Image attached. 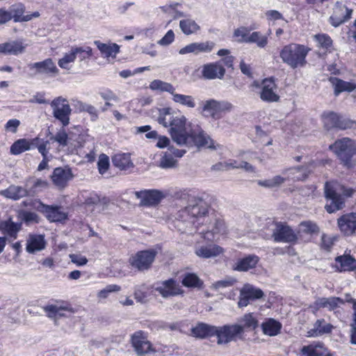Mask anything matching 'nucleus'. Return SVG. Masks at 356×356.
<instances>
[{
    "label": "nucleus",
    "mask_w": 356,
    "mask_h": 356,
    "mask_svg": "<svg viewBox=\"0 0 356 356\" xmlns=\"http://www.w3.org/2000/svg\"><path fill=\"white\" fill-rule=\"evenodd\" d=\"M26 7L24 3L17 2L12 4L8 11V14L10 17V20H13L15 22H24L31 20L33 18L38 17L40 13L38 11L33 12L31 14L24 15Z\"/></svg>",
    "instance_id": "a878e982"
},
{
    "label": "nucleus",
    "mask_w": 356,
    "mask_h": 356,
    "mask_svg": "<svg viewBox=\"0 0 356 356\" xmlns=\"http://www.w3.org/2000/svg\"><path fill=\"white\" fill-rule=\"evenodd\" d=\"M179 27L181 31L186 35L196 34L200 26L192 19L186 18L179 21Z\"/></svg>",
    "instance_id": "79ce46f5"
},
{
    "label": "nucleus",
    "mask_w": 356,
    "mask_h": 356,
    "mask_svg": "<svg viewBox=\"0 0 356 356\" xmlns=\"http://www.w3.org/2000/svg\"><path fill=\"white\" fill-rule=\"evenodd\" d=\"M225 229L223 220H216L212 227L202 229L200 234L204 241H199L195 247V254L202 259L217 257L225 252V249L213 242L215 235Z\"/></svg>",
    "instance_id": "f257e3e1"
},
{
    "label": "nucleus",
    "mask_w": 356,
    "mask_h": 356,
    "mask_svg": "<svg viewBox=\"0 0 356 356\" xmlns=\"http://www.w3.org/2000/svg\"><path fill=\"white\" fill-rule=\"evenodd\" d=\"M136 195L141 199L140 204L147 207L156 206L165 197L164 194L156 189L141 191L137 192Z\"/></svg>",
    "instance_id": "cd10ccee"
},
{
    "label": "nucleus",
    "mask_w": 356,
    "mask_h": 356,
    "mask_svg": "<svg viewBox=\"0 0 356 356\" xmlns=\"http://www.w3.org/2000/svg\"><path fill=\"white\" fill-rule=\"evenodd\" d=\"M0 195L6 198L18 200L29 195V191L19 186L10 185L7 188L0 191Z\"/></svg>",
    "instance_id": "ea45409f"
},
{
    "label": "nucleus",
    "mask_w": 356,
    "mask_h": 356,
    "mask_svg": "<svg viewBox=\"0 0 356 356\" xmlns=\"http://www.w3.org/2000/svg\"><path fill=\"white\" fill-rule=\"evenodd\" d=\"M95 44L101 54L106 58L115 56L120 51V47L115 43L107 44L96 41Z\"/></svg>",
    "instance_id": "a18cd8bd"
},
{
    "label": "nucleus",
    "mask_w": 356,
    "mask_h": 356,
    "mask_svg": "<svg viewBox=\"0 0 356 356\" xmlns=\"http://www.w3.org/2000/svg\"><path fill=\"white\" fill-rule=\"evenodd\" d=\"M337 226L344 236H352L356 234V211L346 213L337 219Z\"/></svg>",
    "instance_id": "5701e85b"
},
{
    "label": "nucleus",
    "mask_w": 356,
    "mask_h": 356,
    "mask_svg": "<svg viewBox=\"0 0 356 356\" xmlns=\"http://www.w3.org/2000/svg\"><path fill=\"white\" fill-rule=\"evenodd\" d=\"M55 304H48L42 307L46 316L51 319L67 317V313L74 314L76 310L69 301L56 299L52 300Z\"/></svg>",
    "instance_id": "2eb2a0df"
},
{
    "label": "nucleus",
    "mask_w": 356,
    "mask_h": 356,
    "mask_svg": "<svg viewBox=\"0 0 356 356\" xmlns=\"http://www.w3.org/2000/svg\"><path fill=\"white\" fill-rule=\"evenodd\" d=\"M353 10L346 5L337 1L333 8L332 15L329 18L330 23L334 27H337L349 20L353 15Z\"/></svg>",
    "instance_id": "b1692460"
},
{
    "label": "nucleus",
    "mask_w": 356,
    "mask_h": 356,
    "mask_svg": "<svg viewBox=\"0 0 356 356\" xmlns=\"http://www.w3.org/2000/svg\"><path fill=\"white\" fill-rule=\"evenodd\" d=\"M49 149V140H45L44 142H42V144H40L38 147V150L42 156V160L39 163L38 167V170L39 171H41L47 168L48 166Z\"/></svg>",
    "instance_id": "49530a36"
},
{
    "label": "nucleus",
    "mask_w": 356,
    "mask_h": 356,
    "mask_svg": "<svg viewBox=\"0 0 356 356\" xmlns=\"http://www.w3.org/2000/svg\"><path fill=\"white\" fill-rule=\"evenodd\" d=\"M252 86L260 88L259 97L265 102H277L280 99L277 94V85L274 76L264 79L260 83L254 81Z\"/></svg>",
    "instance_id": "ddd939ff"
},
{
    "label": "nucleus",
    "mask_w": 356,
    "mask_h": 356,
    "mask_svg": "<svg viewBox=\"0 0 356 356\" xmlns=\"http://www.w3.org/2000/svg\"><path fill=\"white\" fill-rule=\"evenodd\" d=\"M149 88L153 91L159 92H167L170 95H173L175 91V87L170 83L165 82L159 79H155L150 82Z\"/></svg>",
    "instance_id": "37998d69"
},
{
    "label": "nucleus",
    "mask_w": 356,
    "mask_h": 356,
    "mask_svg": "<svg viewBox=\"0 0 356 356\" xmlns=\"http://www.w3.org/2000/svg\"><path fill=\"white\" fill-rule=\"evenodd\" d=\"M111 161L113 166L120 170L125 171L134 167L129 153L115 154L112 156Z\"/></svg>",
    "instance_id": "c9c22d12"
},
{
    "label": "nucleus",
    "mask_w": 356,
    "mask_h": 356,
    "mask_svg": "<svg viewBox=\"0 0 356 356\" xmlns=\"http://www.w3.org/2000/svg\"><path fill=\"white\" fill-rule=\"evenodd\" d=\"M182 284L188 288H202L203 286V281L193 273H186L184 274Z\"/></svg>",
    "instance_id": "c03bdc74"
},
{
    "label": "nucleus",
    "mask_w": 356,
    "mask_h": 356,
    "mask_svg": "<svg viewBox=\"0 0 356 356\" xmlns=\"http://www.w3.org/2000/svg\"><path fill=\"white\" fill-rule=\"evenodd\" d=\"M233 56L224 57L218 61L204 64L202 66L201 74L205 79H221L223 78L226 69L232 71L234 70Z\"/></svg>",
    "instance_id": "1a4fd4ad"
},
{
    "label": "nucleus",
    "mask_w": 356,
    "mask_h": 356,
    "mask_svg": "<svg viewBox=\"0 0 356 356\" xmlns=\"http://www.w3.org/2000/svg\"><path fill=\"white\" fill-rule=\"evenodd\" d=\"M232 108L233 105L229 102L210 99L203 103L201 113L205 118L218 120L229 113Z\"/></svg>",
    "instance_id": "f8f14e48"
},
{
    "label": "nucleus",
    "mask_w": 356,
    "mask_h": 356,
    "mask_svg": "<svg viewBox=\"0 0 356 356\" xmlns=\"http://www.w3.org/2000/svg\"><path fill=\"white\" fill-rule=\"evenodd\" d=\"M249 41V44H256L259 48H265L268 43V36L260 31H254L251 33Z\"/></svg>",
    "instance_id": "603ef678"
},
{
    "label": "nucleus",
    "mask_w": 356,
    "mask_h": 356,
    "mask_svg": "<svg viewBox=\"0 0 356 356\" xmlns=\"http://www.w3.org/2000/svg\"><path fill=\"white\" fill-rule=\"evenodd\" d=\"M134 296L137 302L141 303L145 302L148 297L147 288L145 285H142L136 288L134 290Z\"/></svg>",
    "instance_id": "052dcab7"
},
{
    "label": "nucleus",
    "mask_w": 356,
    "mask_h": 356,
    "mask_svg": "<svg viewBox=\"0 0 356 356\" xmlns=\"http://www.w3.org/2000/svg\"><path fill=\"white\" fill-rule=\"evenodd\" d=\"M179 216L191 222L197 229L203 225L206 229H210L216 220H220L209 215L208 205L199 197H193L190 200L188 205L180 211Z\"/></svg>",
    "instance_id": "20e7f679"
},
{
    "label": "nucleus",
    "mask_w": 356,
    "mask_h": 356,
    "mask_svg": "<svg viewBox=\"0 0 356 356\" xmlns=\"http://www.w3.org/2000/svg\"><path fill=\"white\" fill-rule=\"evenodd\" d=\"M311 49L305 44L291 42L284 45L280 51L283 63L292 70L300 69L307 65V57Z\"/></svg>",
    "instance_id": "39448f33"
},
{
    "label": "nucleus",
    "mask_w": 356,
    "mask_h": 356,
    "mask_svg": "<svg viewBox=\"0 0 356 356\" xmlns=\"http://www.w3.org/2000/svg\"><path fill=\"white\" fill-rule=\"evenodd\" d=\"M299 227L300 232L305 234H317L320 232L318 225L312 220L302 221L300 223Z\"/></svg>",
    "instance_id": "864d4df0"
},
{
    "label": "nucleus",
    "mask_w": 356,
    "mask_h": 356,
    "mask_svg": "<svg viewBox=\"0 0 356 356\" xmlns=\"http://www.w3.org/2000/svg\"><path fill=\"white\" fill-rule=\"evenodd\" d=\"M22 228V222H15L11 217L0 222L1 232L11 240H15Z\"/></svg>",
    "instance_id": "2f4dec72"
},
{
    "label": "nucleus",
    "mask_w": 356,
    "mask_h": 356,
    "mask_svg": "<svg viewBox=\"0 0 356 356\" xmlns=\"http://www.w3.org/2000/svg\"><path fill=\"white\" fill-rule=\"evenodd\" d=\"M329 82L331 83L334 89V94L338 96L343 92H350L356 89V83L350 81H346L335 76H330Z\"/></svg>",
    "instance_id": "f704fd0d"
},
{
    "label": "nucleus",
    "mask_w": 356,
    "mask_h": 356,
    "mask_svg": "<svg viewBox=\"0 0 356 356\" xmlns=\"http://www.w3.org/2000/svg\"><path fill=\"white\" fill-rule=\"evenodd\" d=\"M76 58L78 57L80 61L89 59L92 56V49L90 47H73Z\"/></svg>",
    "instance_id": "4d7b16f0"
},
{
    "label": "nucleus",
    "mask_w": 356,
    "mask_h": 356,
    "mask_svg": "<svg viewBox=\"0 0 356 356\" xmlns=\"http://www.w3.org/2000/svg\"><path fill=\"white\" fill-rule=\"evenodd\" d=\"M337 240L338 237L337 236H330L323 233L321 237V241L318 245L319 248L324 252H330L332 251Z\"/></svg>",
    "instance_id": "8fccbe9b"
},
{
    "label": "nucleus",
    "mask_w": 356,
    "mask_h": 356,
    "mask_svg": "<svg viewBox=\"0 0 356 356\" xmlns=\"http://www.w3.org/2000/svg\"><path fill=\"white\" fill-rule=\"evenodd\" d=\"M300 354L303 356H332L321 341H314L309 345L303 346L300 349Z\"/></svg>",
    "instance_id": "7c9ffc66"
},
{
    "label": "nucleus",
    "mask_w": 356,
    "mask_h": 356,
    "mask_svg": "<svg viewBox=\"0 0 356 356\" xmlns=\"http://www.w3.org/2000/svg\"><path fill=\"white\" fill-rule=\"evenodd\" d=\"M37 203L35 209L42 213L50 222H65L67 220L68 214L63 210L62 207L45 204L41 201H37Z\"/></svg>",
    "instance_id": "a211bd4d"
},
{
    "label": "nucleus",
    "mask_w": 356,
    "mask_h": 356,
    "mask_svg": "<svg viewBox=\"0 0 356 356\" xmlns=\"http://www.w3.org/2000/svg\"><path fill=\"white\" fill-rule=\"evenodd\" d=\"M191 140L198 147H204L211 149H216L214 141L199 126L197 127V130H190L189 141Z\"/></svg>",
    "instance_id": "c85d7f7f"
},
{
    "label": "nucleus",
    "mask_w": 356,
    "mask_h": 356,
    "mask_svg": "<svg viewBox=\"0 0 356 356\" xmlns=\"http://www.w3.org/2000/svg\"><path fill=\"white\" fill-rule=\"evenodd\" d=\"M356 190L339 183L337 180L327 181L324 184V195L327 200L325 206L329 213L343 209L347 198L352 197Z\"/></svg>",
    "instance_id": "f03ea898"
},
{
    "label": "nucleus",
    "mask_w": 356,
    "mask_h": 356,
    "mask_svg": "<svg viewBox=\"0 0 356 356\" xmlns=\"http://www.w3.org/2000/svg\"><path fill=\"white\" fill-rule=\"evenodd\" d=\"M110 168V160L108 155L106 154H101L99 156L97 161V168L99 173L102 175H104Z\"/></svg>",
    "instance_id": "13d9d810"
},
{
    "label": "nucleus",
    "mask_w": 356,
    "mask_h": 356,
    "mask_svg": "<svg viewBox=\"0 0 356 356\" xmlns=\"http://www.w3.org/2000/svg\"><path fill=\"white\" fill-rule=\"evenodd\" d=\"M314 38L316 41L318 43L320 47L325 49H329L332 47V40L330 38V36L328 35L327 34H316L314 36Z\"/></svg>",
    "instance_id": "bf43d9fd"
},
{
    "label": "nucleus",
    "mask_w": 356,
    "mask_h": 356,
    "mask_svg": "<svg viewBox=\"0 0 356 356\" xmlns=\"http://www.w3.org/2000/svg\"><path fill=\"white\" fill-rule=\"evenodd\" d=\"M50 105L53 110V116L61 123L63 127L68 126L72 114L68 101L62 97H58L51 101Z\"/></svg>",
    "instance_id": "dca6fc26"
},
{
    "label": "nucleus",
    "mask_w": 356,
    "mask_h": 356,
    "mask_svg": "<svg viewBox=\"0 0 356 356\" xmlns=\"http://www.w3.org/2000/svg\"><path fill=\"white\" fill-rule=\"evenodd\" d=\"M156 291L163 298L175 296L183 293V290L179 284L172 278L162 282L161 285L156 288Z\"/></svg>",
    "instance_id": "c756f323"
},
{
    "label": "nucleus",
    "mask_w": 356,
    "mask_h": 356,
    "mask_svg": "<svg viewBox=\"0 0 356 356\" xmlns=\"http://www.w3.org/2000/svg\"><path fill=\"white\" fill-rule=\"evenodd\" d=\"M26 46L21 40H13L0 44V54L18 55L22 54Z\"/></svg>",
    "instance_id": "4c0bfd02"
},
{
    "label": "nucleus",
    "mask_w": 356,
    "mask_h": 356,
    "mask_svg": "<svg viewBox=\"0 0 356 356\" xmlns=\"http://www.w3.org/2000/svg\"><path fill=\"white\" fill-rule=\"evenodd\" d=\"M251 29L246 26H240L234 29L233 33V38L239 43H249V38L250 37Z\"/></svg>",
    "instance_id": "3c124183"
},
{
    "label": "nucleus",
    "mask_w": 356,
    "mask_h": 356,
    "mask_svg": "<svg viewBox=\"0 0 356 356\" xmlns=\"http://www.w3.org/2000/svg\"><path fill=\"white\" fill-rule=\"evenodd\" d=\"M259 261V257L255 254H248L238 259L232 266V269L238 272H247L256 268Z\"/></svg>",
    "instance_id": "72a5a7b5"
},
{
    "label": "nucleus",
    "mask_w": 356,
    "mask_h": 356,
    "mask_svg": "<svg viewBox=\"0 0 356 356\" xmlns=\"http://www.w3.org/2000/svg\"><path fill=\"white\" fill-rule=\"evenodd\" d=\"M100 95L105 101L115 100L118 99V97L110 89H104L100 92Z\"/></svg>",
    "instance_id": "774afa93"
},
{
    "label": "nucleus",
    "mask_w": 356,
    "mask_h": 356,
    "mask_svg": "<svg viewBox=\"0 0 356 356\" xmlns=\"http://www.w3.org/2000/svg\"><path fill=\"white\" fill-rule=\"evenodd\" d=\"M76 60V55L73 47L68 53H65L63 58L58 59V65L62 69L69 70V64L74 63Z\"/></svg>",
    "instance_id": "6e6d98bb"
},
{
    "label": "nucleus",
    "mask_w": 356,
    "mask_h": 356,
    "mask_svg": "<svg viewBox=\"0 0 356 356\" xmlns=\"http://www.w3.org/2000/svg\"><path fill=\"white\" fill-rule=\"evenodd\" d=\"M349 302L353 305V321L350 324V342L352 344L356 345V299L350 298L344 300L343 299L331 296L329 298H318L314 302L313 308L315 311H318L323 308H327L329 311H333L334 314L338 316L339 311L338 309L341 305H344L346 302Z\"/></svg>",
    "instance_id": "0eeeda50"
},
{
    "label": "nucleus",
    "mask_w": 356,
    "mask_h": 356,
    "mask_svg": "<svg viewBox=\"0 0 356 356\" xmlns=\"http://www.w3.org/2000/svg\"><path fill=\"white\" fill-rule=\"evenodd\" d=\"M157 255L154 249H147L138 251L129 259L130 266L138 271H145L149 269Z\"/></svg>",
    "instance_id": "4468645a"
},
{
    "label": "nucleus",
    "mask_w": 356,
    "mask_h": 356,
    "mask_svg": "<svg viewBox=\"0 0 356 356\" xmlns=\"http://www.w3.org/2000/svg\"><path fill=\"white\" fill-rule=\"evenodd\" d=\"M272 225L275 226L272 233V238L275 242L294 243L297 241V234L286 222L273 220Z\"/></svg>",
    "instance_id": "f3484780"
},
{
    "label": "nucleus",
    "mask_w": 356,
    "mask_h": 356,
    "mask_svg": "<svg viewBox=\"0 0 356 356\" xmlns=\"http://www.w3.org/2000/svg\"><path fill=\"white\" fill-rule=\"evenodd\" d=\"M215 46V43L211 41L204 42H193L179 49V53L181 55L193 53L198 54L200 53L211 52Z\"/></svg>",
    "instance_id": "473e14b6"
},
{
    "label": "nucleus",
    "mask_w": 356,
    "mask_h": 356,
    "mask_svg": "<svg viewBox=\"0 0 356 356\" xmlns=\"http://www.w3.org/2000/svg\"><path fill=\"white\" fill-rule=\"evenodd\" d=\"M73 177L72 170L69 166L57 167L54 169L51 175L53 184L60 189L65 188Z\"/></svg>",
    "instance_id": "bb28decb"
},
{
    "label": "nucleus",
    "mask_w": 356,
    "mask_h": 356,
    "mask_svg": "<svg viewBox=\"0 0 356 356\" xmlns=\"http://www.w3.org/2000/svg\"><path fill=\"white\" fill-rule=\"evenodd\" d=\"M177 161L172 156V154L165 153L161 159V165L163 168H172L175 165Z\"/></svg>",
    "instance_id": "e2e57ef3"
},
{
    "label": "nucleus",
    "mask_w": 356,
    "mask_h": 356,
    "mask_svg": "<svg viewBox=\"0 0 356 356\" xmlns=\"http://www.w3.org/2000/svg\"><path fill=\"white\" fill-rule=\"evenodd\" d=\"M337 273L356 272V259L351 254V250L346 249L344 253L337 256L332 264Z\"/></svg>",
    "instance_id": "aec40b11"
},
{
    "label": "nucleus",
    "mask_w": 356,
    "mask_h": 356,
    "mask_svg": "<svg viewBox=\"0 0 356 356\" xmlns=\"http://www.w3.org/2000/svg\"><path fill=\"white\" fill-rule=\"evenodd\" d=\"M17 217L22 223L24 222L26 225L38 224L40 221V216L36 213L26 210H19Z\"/></svg>",
    "instance_id": "de8ad7c7"
},
{
    "label": "nucleus",
    "mask_w": 356,
    "mask_h": 356,
    "mask_svg": "<svg viewBox=\"0 0 356 356\" xmlns=\"http://www.w3.org/2000/svg\"><path fill=\"white\" fill-rule=\"evenodd\" d=\"M68 134L64 129V127L56 132V134L49 137V139L45 140L55 141L57 142L60 146L65 147L68 144Z\"/></svg>",
    "instance_id": "5fc2aeb1"
},
{
    "label": "nucleus",
    "mask_w": 356,
    "mask_h": 356,
    "mask_svg": "<svg viewBox=\"0 0 356 356\" xmlns=\"http://www.w3.org/2000/svg\"><path fill=\"white\" fill-rule=\"evenodd\" d=\"M30 70L34 72L35 75L47 78H54L59 75V69L51 58H47L43 60L30 63L28 65Z\"/></svg>",
    "instance_id": "6ab92c4d"
},
{
    "label": "nucleus",
    "mask_w": 356,
    "mask_h": 356,
    "mask_svg": "<svg viewBox=\"0 0 356 356\" xmlns=\"http://www.w3.org/2000/svg\"><path fill=\"white\" fill-rule=\"evenodd\" d=\"M19 124L20 122L19 120L10 119L6 122L5 128L6 130L10 131L13 133H16Z\"/></svg>",
    "instance_id": "338daca9"
},
{
    "label": "nucleus",
    "mask_w": 356,
    "mask_h": 356,
    "mask_svg": "<svg viewBox=\"0 0 356 356\" xmlns=\"http://www.w3.org/2000/svg\"><path fill=\"white\" fill-rule=\"evenodd\" d=\"M44 138L40 136L31 139L20 138L15 141L10 148V153L13 155H18L31 149L37 148L44 142Z\"/></svg>",
    "instance_id": "393cba45"
},
{
    "label": "nucleus",
    "mask_w": 356,
    "mask_h": 356,
    "mask_svg": "<svg viewBox=\"0 0 356 356\" xmlns=\"http://www.w3.org/2000/svg\"><path fill=\"white\" fill-rule=\"evenodd\" d=\"M172 100L180 105L189 108H193L196 106L195 98L191 95L175 93L172 95Z\"/></svg>",
    "instance_id": "09e8293b"
},
{
    "label": "nucleus",
    "mask_w": 356,
    "mask_h": 356,
    "mask_svg": "<svg viewBox=\"0 0 356 356\" xmlns=\"http://www.w3.org/2000/svg\"><path fill=\"white\" fill-rule=\"evenodd\" d=\"M334 326L327 323L324 318L318 319L314 323V328L308 332L309 336L317 337L323 334L331 333Z\"/></svg>",
    "instance_id": "a19ab883"
},
{
    "label": "nucleus",
    "mask_w": 356,
    "mask_h": 356,
    "mask_svg": "<svg viewBox=\"0 0 356 356\" xmlns=\"http://www.w3.org/2000/svg\"><path fill=\"white\" fill-rule=\"evenodd\" d=\"M158 122L165 127H170L172 139L177 145H187L189 143L190 131H187L185 116H174L170 108H164L160 111Z\"/></svg>",
    "instance_id": "7ed1b4c3"
},
{
    "label": "nucleus",
    "mask_w": 356,
    "mask_h": 356,
    "mask_svg": "<svg viewBox=\"0 0 356 356\" xmlns=\"http://www.w3.org/2000/svg\"><path fill=\"white\" fill-rule=\"evenodd\" d=\"M321 120L326 131L356 129L355 120L344 118L334 111H324Z\"/></svg>",
    "instance_id": "9b49d317"
},
{
    "label": "nucleus",
    "mask_w": 356,
    "mask_h": 356,
    "mask_svg": "<svg viewBox=\"0 0 356 356\" xmlns=\"http://www.w3.org/2000/svg\"><path fill=\"white\" fill-rule=\"evenodd\" d=\"M238 322V323L225 325L228 343L243 340L245 332L254 331L259 326L257 316L254 312L245 314Z\"/></svg>",
    "instance_id": "6e6552de"
},
{
    "label": "nucleus",
    "mask_w": 356,
    "mask_h": 356,
    "mask_svg": "<svg viewBox=\"0 0 356 356\" xmlns=\"http://www.w3.org/2000/svg\"><path fill=\"white\" fill-rule=\"evenodd\" d=\"M332 151L340 161V164L346 170L356 167V140L349 137L337 139L330 145Z\"/></svg>",
    "instance_id": "423d86ee"
},
{
    "label": "nucleus",
    "mask_w": 356,
    "mask_h": 356,
    "mask_svg": "<svg viewBox=\"0 0 356 356\" xmlns=\"http://www.w3.org/2000/svg\"><path fill=\"white\" fill-rule=\"evenodd\" d=\"M130 342L138 355H145L154 350L152 343L148 340V333L136 331L131 335Z\"/></svg>",
    "instance_id": "412c9836"
},
{
    "label": "nucleus",
    "mask_w": 356,
    "mask_h": 356,
    "mask_svg": "<svg viewBox=\"0 0 356 356\" xmlns=\"http://www.w3.org/2000/svg\"><path fill=\"white\" fill-rule=\"evenodd\" d=\"M193 337L199 339H206L216 336L218 344H227V339L225 325L220 327L199 322L191 329Z\"/></svg>",
    "instance_id": "9d476101"
},
{
    "label": "nucleus",
    "mask_w": 356,
    "mask_h": 356,
    "mask_svg": "<svg viewBox=\"0 0 356 356\" xmlns=\"http://www.w3.org/2000/svg\"><path fill=\"white\" fill-rule=\"evenodd\" d=\"M261 328L264 334L269 337L278 335L282 329V324L273 318H267L261 323Z\"/></svg>",
    "instance_id": "e433bc0d"
},
{
    "label": "nucleus",
    "mask_w": 356,
    "mask_h": 356,
    "mask_svg": "<svg viewBox=\"0 0 356 356\" xmlns=\"http://www.w3.org/2000/svg\"><path fill=\"white\" fill-rule=\"evenodd\" d=\"M175 40V33L172 30H169L165 35L159 40L161 45H168Z\"/></svg>",
    "instance_id": "69168bd1"
},
{
    "label": "nucleus",
    "mask_w": 356,
    "mask_h": 356,
    "mask_svg": "<svg viewBox=\"0 0 356 356\" xmlns=\"http://www.w3.org/2000/svg\"><path fill=\"white\" fill-rule=\"evenodd\" d=\"M44 236L41 234H30L26 243V251L29 253L42 250L46 247Z\"/></svg>",
    "instance_id": "58836bf2"
},
{
    "label": "nucleus",
    "mask_w": 356,
    "mask_h": 356,
    "mask_svg": "<svg viewBox=\"0 0 356 356\" xmlns=\"http://www.w3.org/2000/svg\"><path fill=\"white\" fill-rule=\"evenodd\" d=\"M256 138L261 143L264 145L268 146L272 145L273 139L268 138V134L261 129V127L256 126Z\"/></svg>",
    "instance_id": "680f3d73"
},
{
    "label": "nucleus",
    "mask_w": 356,
    "mask_h": 356,
    "mask_svg": "<svg viewBox=\"0 0 356 356\" xmlns=\"http://www.w3.org/2000/svg\"><path fill=\"white\" fill-rule=\"evenodd\" d=\"M264 296L263 291L250 284H245L240 290L238 307H247L251 302L261 299Z\"/></svg>",
    "instance_id": "4be33fe9"
},
{
    "label": "nucleus",
    "mask_w": 356,
    "mask_h": 356,
    "mask_svg": "<svg viewBox=\"0 0 356 356\" xmlns=\"http://www.w3.org/2000/svg\"><path fill=\"white\" fill-rule=\"evenodd\" d=\"M72 263L78 266H84L88 263V259L84 257L76 254H72L70 255Z\"/></svg>",
    "instance_id": "0e129e2a"
}]
</instances>
